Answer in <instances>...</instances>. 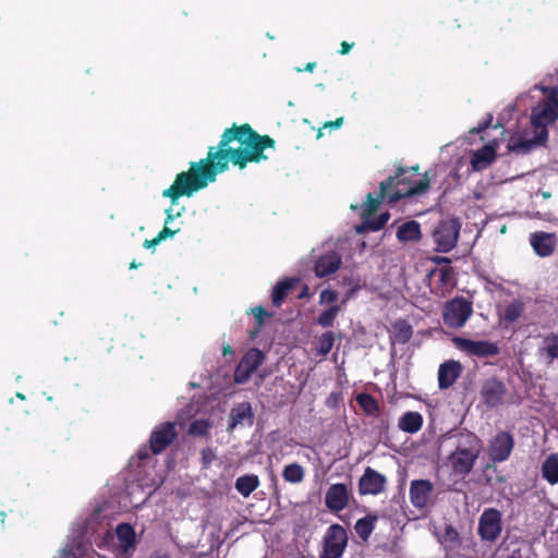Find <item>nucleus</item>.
<instances>
[{
    "label": "nucleus",
    "instance_id": "52",
    "mask_svg": "<svg viewBox=\"0 0 558 558\" xmlns=\"http://www.w3.org/2000/svg\"><path fill=\"white\" fill-rule=\"evenodd\" d=\"M148 558H171L168 553L155 550Z\"/></svg>",
    "mask_w": 558,
    "mask_h": 558
},
{
    "label": "nucleus",
    "instance_id": "36",
    "mask_svg": "<svg viewBox=\"0 0 558 558\" xmlns=\"http://www.w3.org/2000/svg\"><path fill=\"white\" fill-rule=\"evenodd\" d=\"M441 543L448 550H454L461 546L460 535L452 525H446L441 536Z\"/></svg>",
    "mask_w": 558,
    "mask_h": 558
},
{
    "label": "nucleus",
    "instance_id": "58",
    "mask_svg": "<svg viewBox=\"0 0 558 558\" xmlns=\"http://www.w3.org/2000/svg\"><path fill=\"white\" fill-rule=\"evenodd\" d=\"M141 264H136L135 260H133L131 264H130V269H136Z\"/></svg>",
    "mask_w": 558,
    "mask_h": 558
},
{
    "label": "nucleus",
    "instance_id": "30",
    "mask_svg": "<svg viewBox=\"0 0 558 558\" xmlns=\"http://www.w3.org/2000/svg\"><path fill=\"white\" fill-rule=\"evenodd\" d=\"M542 476L550 485L558 484V453H550L542 464Z\"/></svg>",
    "mask_w": 558,
    "mask_h": 558
},
{
    "label": "nucleus",
    "instance_id": "56",
    "mask_svg": "<svg viewBox=\"0 0 558 558\" xmlns=\"http://www.w3.org/2000/svg\"><path fill=\"white\" fill-rule=\"evenodd\" d=\"M316 66V62H308L305 64L304 66V71H307V72H313V70L315 69Z\"/></svg>",
    "mask_w": 558,
    "mask_h": 558
},
{
    "label": "nucleus",
    "instance_id": "29",
    "mask_svg": "<svg viewBox=\"0 0 558 558\" xmlns=\"http://www.w3.org/2000/svg\"><path fill=\"white\" fill-rule=\"evenodd\" d=\"M398 426L401 430L414 434L423 426V417L418 412H405L399 420Z\"/></svg>",
    "mask_w": 558,
    "mask_h": 558
},
{
    "label": "nucleus",
    "instance_id": "37",
    "mask_svg": "<svg viewBox=\"0 0 558 558\" xmlns=\"http://www.w3.org/2000/svg\"><path fill=\"white\" fill-rule=\"evenodd\" d=\"M356 402L367 415H377L379 412L378 402L369 393H359L356 396Z\"/></svg>",
    "mask_w": 558,
    "mask_h": 558
},
{
    "label": "nucleus",
    "instance_id": "9",
    "mask_svg": "<svg viewBox=\"0 0 558 558\" xmlns=\"http://www.w3.org/2000/svg\"><path fill=\"white\" fill-rule=\"evenodd\" d=\"M514 437L510 432H498L488 444V457L493 463L507 461L514 448Z\"/></svg>",
    "mask_w": 558,
    "mask_h": 558
},
{
    "label": "nucleus",
    "instance_id": "8",
    "mask_svg": "<svg viewBox=\"0 0 558 558\" xmlns=\"http://www.w3.org/2000/svg\"><path fill=\"white\" fill-rule=\"evenodd\" d=\"M452 342L460 351L470 356L492 357L499 354L500 349L497 343L486 340H471L461 337H454Z\"/></svg>",
    "mask_w": 558,
    "mask_h": 558
},
{
    "label": "nucleus",
    "instance_id": "13",
    "mask_svg": "<svg viewBox=\"0 0 558 558\" xmlns=\"http://www.w3.org/2000/svg\"><path fill=\"white\" fill-rule=\"evenodd\" d=\"M386 485V476L371 466H367L359 480V493L362 496H376L385 492Z\"/></svg>",
    "mask_w": 558,
    "mask_h": 558
},
{
    "label": "nucleus",
    "instance_id": "55",
    "mask_svg": "<svg viewBox=\"0 0 558 558\" xmlns=\"http://www.w3.org/2000/svg\"><path fill=\"white\" fill-rule=\"evenodd\" d=\"M308 295H310L308 294V287L304 286L298 298L299 299H304V298H307Z\"/></svg>",
    "mask_w": 558,
    "mask_h": 558
},
{
    "label": "nucleus",
    "instance_id": "41",
    "mask_svg": "<svg viewBox=\"0 0 558 558\" xmlns=\"http://www.w3.org/2000/svg\"><path fill=\"white\" fill-rule=\"evenodd\" d=\"M210 424L206 420H195L189 426V434L192 436H208Z\"/></svg>",
    "mask_w": 558,
    "mask_h": 558
},
{
    "label": "nucleus",
    "instance_id": "26",
    "mask_svg": "<svg viewBox=\"0 0 558 558\" xmlns=\"http://www.w3.org/2000/svg\"><path fill=\"white\" fill-rule=\"evenodd\" d=\"M413 336L412 326L404 319H398L392 324L390 331V341L392 344H405Z\"/></svg>",
    "mask_w": 558,
    "mask_h": 558
},
{
    "label": "nucleus",
    "instance_id": "2",
    "mask_svg": "<svg viewBox=\"0 0 558 558\" xmlns=\"http://www.w3.org/2000/svg\"><path fill=\"white\" fill-rule=\"evenodd\" d=\"M418 166L413 168H398L393 175L381 182V196H388L389 204H396L402 198L425 193L429 187L428 172L413 181L417 174Z\"/></svg>",
    "mask_w": 558,
    "mask_h": 558
},
{
    "label": "nucleus",
    "instance_id": "57",
    "mask_svg": "<svg viewBox=\"0 0 558 558\" xmlns=\"http://www.w3.org/2000/svg\"><path fill=\"white\" fill-rule=\"evenodd\" d=\"M173 218H174V216L172 215V209H171V208H169V209L167 210V219H166V221H165V222H166V225H167V223H169L170 221H172V220H173Z\"/></svg>",
    "mask_w": 558,
    "mask_h": 558
},
{
    "label": "nucleus",
    "instance_id": "54",
    "mask_svg": "<svg viewBox=\"0 0 558 558\" xmlns=\"http://www.w3.org/2000/svg\"><path fill=\"white\" fill-rule=\"evenodd\" d=\"M433 260L436 264H441V263L449 264L450 263V259L448 257H445V256H436V257L433 258Z\"/></svg>",
    "mask_w": 558,
    "mask_h": 558
},
{
    "label": "nucleus",
    "instance_id": "42",
    "mask_svg": "<svg viewBox=\"0 0 558 558\" xmlns=\"http://www.w3.org/2000/svg\"><path fill=\"white\" fill-rule=\"evenodd\" d=\"M453 268L452 267H446L440 269H434L430 272V276H437L438 281L441 283V286L446 287L451 283L453 280Z\"/></svg>",
    "mask_w": 558,
    "mask_h": 558
},
{
    "label": "nucleus",
    "instance_id": "33",
    "mask_svg": "<svg viewBox=\"0 0 558 558\" xmlns=\"http://www.w3.org/2000/svg\"><path fill=\"white\" fill-rule=\"evenodd\" d=\"M525 311V304L521 299H514L505 306L502 320L511 324L517 322Z\"/></svg>",
    "mask_w": 558,
    "mask_h": 558
},
{
    "label": "nucleus",
    "instance_id": "38",
    "mask_svg": "<svg viewBox=\"0 0 558 558\" xmlns=\"http://www.w3.org/2000/svg\"><path fill=\"white\" fill-rule=\"evenodd\" d=\"M336 335L332 331H326L317 339L316 353L319 356H326L332 349Z\"/></svg>",
    "mask_w": 558,
    "mask_h": 558
},
{
    "label": "nucleus",
    "instance_id": "6",
    "mask_svg": "<svg viewBox=\"0 0 558 558\" xmlns=\"http://www.w3.org/2000/svg\"><path fill=\"white\" fill-rule=\"evenodd\" d=\"M348 545L345 529L338 524H331L324 536L323 553L320 558H341Z\"/></svg>",
    "mask_w": 558,
    "mask_h": 558
},
{
    "label": "nucleus",
    "instance_id": "3",
    "mask_svg": "<svg viewBox=\"0 0 558 558\" xmlns=\"http://www.w3.org/2000/svg\"><path fill=\"white\" fill-rule=\"evenodd\" d=\"M558 120V99L549 96L547 100L539 102L532 109L531 126L533 133L537 134V140H548V125Z\"/></svg>",
    "mask_w": 558,
    "mask_h": 558
},
{
    "label": "nucleus",
    "instance_id": "45",
    "mask_svg": "<svg viewBox=\"0 0 558 558\" xmlns=\"http://www.w3.org/2000/svg\"><path fill=\"white\" fill-rule=\"evenodd\" d=\"M337 299H338V293L336 291L326 289V290H323L319 295V303L320 304H323V303L332 304L337 301Z\"/></svg>",
    "mask_w": 558,
    "mask_h": 558
},
{
    "label": "nucleus",
    "instance_id": "53",
    "mask_svg": "<svg viewBox=\"0 0 558 558\" xmlns=\"http://www.w3.org/2000/svg\"><path fill=\"white\" fill-rule=\"evenodd\" d=\"M234 353L232 347L230 344H225L223 348H222V355L223 356H228V355H232Z\"/></svg>",
    "mask_w": 558,
    "mask_h": 558
},
{
    "label": "nucleus",
    "instance_id": "14",
    "mask_svg": "<svg viewBox=\"0 0 558 558\" xmlns=\"http://www.w3.org/2000/svg\"><path fill=\"white\" fill-rule=\"evenodd\" d=\"M351 493L343 483H336L328 487L325 495V505L331 512H340L349 506Z\"/></svg>",
    "mask_w": 558,
    "mask_h": 558
},
{
    "label": "nucleus",
    "instance_id": "39",
    "mask_svg": "<svg viewBox=\"0 0 558 558\" xmlns=\"http://www.w3.org/2000/svg\"><path fill=\"white\" fill-rule=\"evenodd\" d=\"M339 310L340 307L338 305H331L319 314L317 324L324 328L332 327Z\"/></svg>",
    "mask_w": 558,
    "mask_h": 558
},
{
    "label": "nucleus",
    "instance_id": "46",
    "mask_svg": "<svg viewBox=\"0 0 558 558\" xmlns=\"http://www.w3.org/2000/svg\"><path fill=\"white\" fill-rule=\"evenodd\" d=\"M253 312V315L255 317V320H256V324H257V329L264 324V318L266 316H270L271 314L267 313L264 307L262 306H256L252 310Z\"/></svg>",
    "mask_w": 558,
    "mask_h": 558
},
{
    "label": "nucleus",
    "instance_id": "61",
    "mask_svg": "<svg viewBox=\"0 0 558 558\" xmlns=\"http://www.w3.org/2000/svg\"><path fill=\"white\" fill-rule=\"evenodd\" d=\"M493 128H494V129H501L502 126H501V124H500V123H496Z\"/></svg>",
    "mask_w": 558,
    "mask_h": 558
},
{
    "label": "nucleus",
    "instance_id": "11",
    "mask_svg": "<svg viewBox=\"0 0 558 558\" xmlns=\"http://www.w3.org/2000/svg\"><path fill=\"white\" fill-rule=\"evenodd\" d=\"M265 354L257 348L250 349L235 367L233 378L236 384H245L252 374L264 363Z\"/></svg>",
    "mask_w": 558,
    "mask_h": 558
},
{
    "label": "nucleus",
    "instance_id": "24",
    "mask_svg": "<svg viewBox=\"0 0 558 558\" xmlns=\"http://www.w3.org/2000/svg\"><path fill=\"white\" fill-rule=\"evenodd\" d=\"M299 283V278H284L276 283L272 288L270 299L271 304L279 308L286 301L289 293L295 288Z\"/></svg>",
    "mask_w": 558,
    "mask_h": 558
},
{
    "label": "nucleus",
    "instance_id": "31",
    "mask_svg": "<svg viewBox=\"0 0 558 558\" xmlns=\"http://www.w3.org/2000/svg\"><path fill=\"white\" fill-rule=\"evenodd\" d=\"M378 520V515L369 513L359 519L354 525L355 533L363 541L366 542L372 535L375 524Z\"/></svg>",
    "mask_w": 558,
    "mask_h": 558
},
{
    "label": "nucleus",
    "instance_id": "17",
    "mask_svg": "<svg viewBox=\"0 0 558 558\" xmlns=\"http://www.w3.org/2000/svg\"><path fill=\"white\" fill-rule=\"evenodd\" d=\"M478 457V453L453 450L448 460L454 474L465 476L473 470Z\"/></svg>",
    "mask_w": 558,
    "mask_h": 558
},
{
    "label": "nucleus",
    "instance_id": "62",
    "mask_svg": "<svg viewBox=\"0 0 558 558\" xmlns=\"http://www.w3.org/2000/svg\"><path fill=\"white\" fill-rule=\"evenodd\" d=\"M507 558H515L514 556H508Z\"/></svg>",
    "mask_w": 558,
    "mask_h": 558
},
{
    "label": "nucleus",
    "instance_id": "5",
    "mask_svg": "<svg viewBox=\"0 0 558 558\" xmlns=\"http://www.w3.org/2000/svg\"><path fill=\"white\" fill-rule=\"evenodd\" d=\"M472 313V302L463 296H456L444 304L442 320L447 327L458 329L465 325Z\"/></svg>",
    "mask_w": 558,
    "mask_h": 558
},
{
    "label": "nucleus",
    "instance_id": "4",
    "mask_svg": "<svg viewBox=\"0 0 558 558\" xmlns=\"http://www.w3.org/2000/svg\"><path fill=\"white\" fill-rule=\"evenodd\" d=\"M460 230L461 222L458 218L440 220L432 232L435 251L439 253H448L452 251L457 246Z\"/></svg>",
    "mask_w": 558,
    "mask_h": 558
},
{
    "label": "nucleus",
    "instance_id": "25",
    "mask_svg": "<svg viewBox=\"0 0 558 558\" xmlns=\"http://www.w3.org/2000/svg\"><path fill=\"white\" fill-rule=\"evenodd\" d=\"M397 239L400 243L418 242L422 239L420 222L409 220L402 223L397 230Z\"/></svg>",
    "mask_w": 558,
    "mask_h": 558
},
{
    "label": "nucleus",
    "instance_id": "19",
    "mask_svg": "<svg viewBox=\"0 0 558 558\" xmlns=\"http://www.w3.org/2000/svg\"><path fill=\"white\" fill-rule=\"evenodd\" d=\"M463 371L459 361L449 360L440 364L438 368V387L441 390L450 388L461 376Z\"/></svg>",
    "mask_w": 558,
    "mask_h": 558
},
{
    "label": "nucleus",
    "instance_id": "51",
    "mask_svg": "<svg viewBox=\"0 0 558 558\" xmlns=\"http://www.w3.org/2000/svg\"><path fill=\"white\" fill-rule=\"evenodd\" d=\"M353 45H354L353 43H351V44H350V43H348V41H342V43L340 44V51H339V52H340L341 54H347V53H349V51L352 49Z\"/></svg>",
    "mask_w": 558,
    "mask_h": 558
},
{
    "label": "nucleus",
    "instance_id": "12",
    "mask_svg": "<svg viewBox=\"0 0 558 558\" xmlns=\"http://www.w3.org/2000/svg\"><path fill=\"white\" fill-rule=\"evenodd\" d=\"M434 484L429 480H413L410 483L409 497L412 506L424 510L434 505Z\"/></svg>",
    "mask_w": 558,
    "mask_h": 558
},
{
    "label": "nucleus",
    "instance_id": "22",
    "mask_svg": "<svg viewBox=\"0 0 558 558\" xmlns=\"http://www.w3.org/2000/svg\"><path fill=\"white\" fill-rule=\"evenodd\" d=\"M254 413L250 402H241L235 404L230 412L228 430H233L238 425L245 422L253 425Z\"/></svg>",
    "mask_w": 558,
    "mask_h": 558
},
{
    "label": "nucleus",
    "instance_id": "60",
    "mask_svg": "<svg viewBox=\"0 0 558 558\" xmlns=\"http://www.w3.org/2000/svg\"><path fill=\"white\" fill-rule=\"evenodd\" d=\"M543 197H544V198H548V197H550V193H549V192H543Z\"/></svg>",
    "mask_w": 558,
    "mask_h": 558
},
{
    "label": "nucleus",
    "instance_id": "32",
    "mask_svg": "<svg viewBox=\"0 0 558 558\" xmlns=\"http://www.w3.org/2000/svg\"><path fill=\"white\" fill-rule=\"evenodd\" d=\"M234 486L244 498H247L259 486V478L255 474H245L236 478Z\"/></svg>",
    "mask_w": 558,
    "mask_h": 558
},
{
    "label": "nucleus",
    "instance_id": "28",
    "mask_svg": "<svg viewBox=\"0 0 558 558\" xmlns=\"http://www.w3.org/2000/svg\"><path fill=\"white\" fill-rule=\"evenodd\" d=\"M119 546L128 551L135 547L136 534L134 527L130 523H120L116 529Z\"/></svg>",
    "mask_w": 558,
    "mask_h": 558
},
{
    "label": "nucleus",
    "instance_id": "35",
    "mask_svg": "<svg viewBox=\"0 0 558 558\" xmlns=\"http://www.w3.org/2000/svg\"><path fill=\"white\" fill-rule=\"evenodd\" d=\"M384 199L388 201V196H381V183H380L378 196L375 197L373 193H368L366 195V201L363 204V214H362L363 218H367V217L372 216L374 213H376L377 209L379 208L380 203Z\"/></svg>",
    "mask_w": 558,
    "mask_h": 558
},
{
    "label": "nucleus",
    "instance_id": "20",
    "mask_svg": "<svg viewBox=\"0 0 558 558\" xmlns=\"http://www.w3.org/2000/svg\"><path fill=\"white\" fill-rule=\"evenodd\" d=\"M341 256L330 251L318 257L314 266V272L318 278H325L335 274L341 266Z\"/></svg>",
    "mask_w": 558,
    "mask_h": 558
},
{
    "label": "nucleus",
    "instance_id": "15",
    "mask_svg": "<svg viewBox=\"0 0 558 558\" xmlns=\"http://www.w3.org/2000/svg\"><path fill=\"white\" fill-rule=\"evenodd\" d=\"M530 244L539 257H549L557 247V235L551 232L535 231L530 234Z\"/></svg>",
    "mask_w": 558,
    "mask_h": 558
},
{
    "label": "nucleus",
    "instance_id": "18",
    "mask_svg": "<svg viewBox=\"0 0 558 558\" xmlns=\"http://www.w3.org/2000/svg\"><path fill=\"white\" fill-rule=\"evenodd\" d=\"M537 357L547 366L558 361V333L549 332L542 337L536 351Z\"/></svg>",
    "mask_w": 558,
    "mask_h": 558
},
{
    "label": "nucleus",
    "instance_id": "1",
    "mask_svg": "<svg viewBox=\"0 0 558 558\" xmlns=\"http://www.w3.org/2000/svg\"><path fill=\"white\" fill-rule=\"evenodd\" d=\"M275 140L269 135H260L248 123H233L227 128L216 146H209L206 158L192 161L186 171L175 175L173 183L162 192L172 205L185 196L205 189L216 181L217 175L229 169V163L243 170L250 162L258 163L267 160V148H275Z\"/></svg>",
    "mask_w": 558,
    "mask_h": 558
},
{
    "label": "nucleus",
    "instance_id": "40",
    "mask_svg": "<svg viewBox=\"0 0 558 558\" xmlns=\"http://www.w3.org/2000/svg\"><path fill=\"white\" fill-rule=\"evenodd\" d=\"M389 218H390V214L388 211L381 213L375 219H368V217L364 218L365 219L364 226L366 229H368L371 231H379L386 226Z\"/></svg>",
    "mask_w": 558,
    "mask_h": 558
},
{
    "label": "nucleus",
    "instance_id": "59",
    "mask_svg": "<svg viewBox=\"0 0 558 558\" xmlns=\"http://www.w3.org/2000/svg\"><path fill=\"white\" fill-rule=\"evenodd\" d=\"M15 397L21 399V400H25L26 399L25 396L22 392H16Z\"/></svg>",
    "mask_w": 558,
    "mask_h": 558
},
{
    "label": "nucleus",
    "instance_id": "34",
    "mask_svg": "<svg viewBox=\"0 0 558 558\" xmlns=\"http://www.w3.org/2000/svg\"><path fill=\"white\" fill-rule=\"evenodd\" d=\"M282 477L288 483L299 484L305 477V469L296 462L290 463L283 468Z\"/></svg>",
    "mask_w": 558,
    "mask_h": 558
},
{
    "label": "nucleus",
    "instance_id": "21",
    "mask_svg": "<svg viewBox=\"0 0 558 558\" xmlns=\"http://www.w3.org/2000/svg\"><path fill=\"white\" fill-rule=\"evenodd\" d=\"M498 142L493 140L487 145L477 149L471 157L472 168L476 171H481L489 167L496 159V148Z\"/></svg>",
    "mask_w": 558,
    "mask_h": 558
},
{
    "label": "nucleus",
    "instance_id": "44",
    "mask_svg": "<svg viewBox=\"0 0 558 558\" xmlns=\"http://www.w3.org/2000/svg\"><path fill=\"white\" fill-rule=\"evenodd\" d=\"M342 124H343V117L337 118L335 121H327V122H325V123L323 124V126L318 130L316 137H317V138L323 137V135H324V134H323V130H324V129H330V130H332V129H333V130H336V129L341 128V126H342Z\"/></svg>",
    "mask_w": 558,
    "mask_h": 558
},
{
    "label": "nucleus",
    "instance_id": "10",
    "mask_svg": "<svg viewBox=\"0 0 558 558\" xmlns=\"http://www.w3.org/2000/svg\"><path fill=\"white\" fill-rule=\"evenodd\" d=\"M178 433L175 424L163 422L157 425L149 436V450L153 454L162 453L177 439Z\"/></svg>",
    "mask_w": 558,
    "mask_h": 558
},
{
    "label": "nucleus",
    "instance_id": "7",
    "mask_svg": "<svg viewBox=\"0 0 558 558\" xmlns=\"http://www.w3.org/2000/svg\"><path fill=\"white\" fill-rule=\"evenodd\" d=\"M502 532V514L496 508H486L478 519L477 534L484 542H496Z\"/></svg>",
    "mask_w": 558,
    "mask_h": 558
},
{
    "label": "nucleus",
    "instance_id": "50",
    "mask_svg": "<svg viewBox=\"0 0 558 558\" xmlns=\"http://www.w3.org/2000/svg\"><path fill=\"white\" fill-rule=\"evenodd\" d=\"M149 447H142L137 451V458L138 460L143 461L146 460L149 457Z\"/></svg>",
    "mask_w": 558,
    "mask_h": 558
},
{
    "label": "nucleus",
    "instance_id": "49",
    "mask_svg": "<svg viewBox=\"0 0 558 558\" xmlns=\"http://www.w3.org/2000/svg\"><path fill=\"white\" fill-rule=\"evenodd\" d=\"M160 243V240H158L157 235L154 239L145 240L143 242V246L147 250L154 248L156 245Z\"/></svg>",
    "mask_w": 558,
    "mask_h": 558
},
{
    "label": "nucleus",
    "instance_id": "16",
    "mask_svg": "<svg viewBox=\"0 0 558 558\" xmlns=\"http://www.w3.org/2000/svg\"><path fill=\"white\" fill-rule=\"evenodd\" d=\"M506 393V385L497 378L486 380L481 390L482 400L488 408H496L501 404Z\"/></svg>",
    "mask_w": 558,
    "mask_h": 558
},
{
    "label": "nucleus",
    "instance_id": "47",
    "mask_svg": "<svg viewBox=\"0 0 558 558\" xmlns=\"http://www.w3.org/2000/svg\"><path fill=\"white\" fill-rule=\"evenodd\" d=\"M492 122H493V114L488 113L486 120L484 122L480 123L476 128H473L470 132L473 134L484 133L492 125Z\"/></svg>",
    "mask_w": 558,
    "mask_h": 558
},
{
    "label": "nucleus",
    "instance_id": "23",
    "mask_svg": "<svg viewBox=\"0 0 558 558\" xmlns=\"http://www.w3.org/2000/svg\"><path fill=\"white\" fill-rule=\"evenodd\" d=\"M482 449L483 442L476 434L463 430L457 435V446L454 450L481 454Z\"/></svg>",
    "mask_w": 558,
    "mask_h": 558
},
{
    "label": "nucleus",
    "instance_id": "48",
    "mask_svg": "<svg viewBox=\"0 0 558 558\" xmlns=\"http://www.w3.org/2000/svg\"><path fill=\"white\" fill-rule=\"evenodd\" d=\"M177 232H178V230H172V229L168 228L167 226H165L162 228V230L159 231V233L157 234V238L161 242V241L166 240L167 238L173 236Z\"/></svg>",
    "mask_w": 558,
    "mask_h": 558
},
{
    "label": "nucleus",
    "instance_id": "27",
    "mask_svg": "<svg viewBox=\"0 0 558 558\" xmlns=\"http://www.w3.org/2000/svg\"><path fill=\"white\" fill-rule=\"evenodd\" d=\"M532 138L511 137L508 144L509 150L517 154H527L538 145H544L547 141L537 140V134L533 133Z\"/></svg>",
    "mask_w": 558,
    "mask_h": 558
},
{
    "label": "nucleus",
    "instance_id": "43",
    "mask_svg": "<svg viewBox=\"0 0 558 558\" xmlns=\"http://www.w3.org/2000/svg\"><path fill=\"white\" fill-rule=\"evenodd\" d=\"M217 459V456L213 448L206 447L201 451V460L204 469H208L211 463Z\"/></svg>",
    "mask_w": 558,
    "mask_h": 558
}]
</instances>
